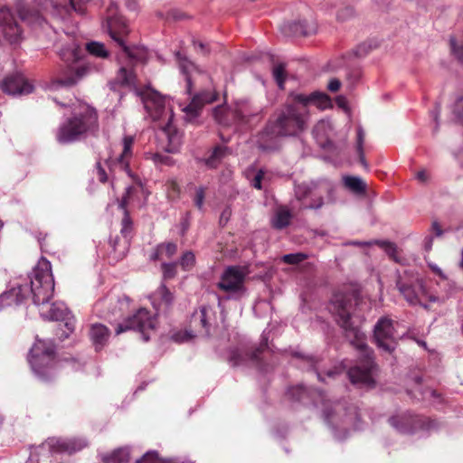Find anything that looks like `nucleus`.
<instances>
[{
    "instance_id": "obj_10",
    "label": "nucleus",
    "mask_w": 463,
    "mask_h": 463,
    "mask_svg": "<svg viewBox=\"0 0 463 463\" xmlns=\"http://www.w3.org/2000/svg\"><path fill=\"white\" fill-rule=\"evenodd\" d=\"M248 274L247 267L229 266L222 272L217 288L232 298H240L245 292L244 281Z\"/></svg>"
},
{
    "instance_id": "obj_20",
    "label": "nucleus",
    "mask_w": 463,
    "mask_h": 463,
    "mask_svg": "<svg viewBox=\"0 0 463 463\" xmlns=\"http://www.w3.org/2000/svg\"><path fill=\"white\" fill-rule=\"evenodd\" d=\"M1 88L9 95L29 94L33 90V85L21 73H14L5 77L2 81Z\"/></svg>"
},
{
    "instance_id": "obj_22",
    "label": "nucleus",
    "mask_w": 463,
    "mask_h": 463,
    "mask_svg": "<svg viewBox=\"0 0 463 463\" xmlns=\"http://www.w3.org/2000/svg\"><path fill=\"white\" fill-rule=\"evenodd\" d=\"M47 445L52 453L72 454L85 448L87 441L82 438L52 439Z\"/></svg>"
},
{
    "instance_id": "obj_47",
    "label": "nucleus",
    "mask_w": 463,
    "mask_h": 463,
    "mask_svg": "<svg viewBox=\"0 0 463 463\" xmlns=\"http://www.w3.org/2000/svg\"><path fill=\"white\" fill-rule=\"evenodd\" d=\"M194 255L192 251H186L181 257L179 264L184 270L190 269L194 264Z\"/></svg>"
},
{
    "instance_id": "obj_18",
    "label": "nucleus",
    "mask_w": 463,
    "mask_h": 463,
    "mask_svg": "<svg viewBox=\"0 0 463 463\" xmlns=\"http://www.w3.org/2000/svg\"><path fill=\"white\" fill-rule=\"evenodd\" d=\"M265 348H268V336L267 333L264 331L261 335V343L259 348L244 352L236 350L232 353L231 361L234 365L250 364L254 366H260V354Z\"/></svg>"
},
{
    "instance_id": "obj_44",
    "label": "nucleus",
    "mask_w": 463,
    "mask_h": 463,
    "mask_svg": "<svg viewBox=\"0 0 463 463\" xmlns=\"http://www.w3.org/2000/svg\"><path fill=\"white\" fill-rule=\"evenodd\" d=\"M272 74L279 87L282 89L286 79L285 65L283 63H279L275 65L273 68Z\"/></svg>"
},
{
    "instance_id": "obj_17",
    "label": "nucleus",
    "mask_w": 463,
    "mask_h": 463,
    "mask_svg": "<svg viewBox=\"0 0 463 463\" xmlns=\"http://www.w3.org/2000/svg\"><path fill=\"white\" fill-rule=\"evenodd\" d=\"M0 33L12 44L22 40L23 31L7 6L0 7Z\"/></svg>"
},
{
    "instance_id": "obj_38",
    "label": "nucleus",
    "mask_w": 463,
    "mask_h": 463,
    "mask_svg": "<svg viewBox=\"0 0 463 463\" xmlns=\"http://www.w3.org/2000/svg\"><path fill=\"white\" fill-rule=\"evenodd\" d=\"M194 193L192 196L194 204L199 211H203V203L207 188L205 186L200 185L194 186Z\"/></svg>"
},
{
    "instance_id": "obj_53",
    "label": "nucleus",
    "mask_w": 463,
    "mask_h": 463,
    "mask_svg": "<svg viewBox=\"0 0 463 463\" xmlns=\"http://www.w3.org/2000/svg\"><path fill=\"white\" fill-rule=\"evenodd\" d=\"M355 12L352 6H345L338 11L337 18L340 20H347L354 15Z\"/></svg>"
},
{
    "instance_id": "obj_24",
    "label": "nucleus",
    "mask_w": 463,
    "mask_h": 463,
    "mask_svg": "<svg viewBox=\"0 0 463 463\" xmlns=\"http://www.w3.org/2000/svg\"><path fill=\"white\" fill-rule=\"evenodd\" d=\"M110 335L109 329L102 324H93L90 329V337L96 351L101 350Z\"/></svg>"
},
{
    "instance_id": "obj_58",
    "label": "nucleus",
    "mask_w": 463,
    "mask_h": 463,
    "mask_svg": "<svg viewBox=\"0 0 463 463\" xmlns=\"http://www.w3.org/2000/svg\"><path fill=\"white\" fill-rule=\"evenodd\" d=\"M439 114H440V109L439 107L437 105L435 107V109L431 111V117L433 118L435 123H436V126L433 129V132L436 133L438 132V129H439Z\"/></svg>"
},
{
    "instance_id": "obj_49",
    "label": "nucleus",
    "mask_w": 463,
    "mask_h": 463,
    "mask_svg": "<svg viewBox=\"0 0 463 463\" xmlns=\"http://www.w3.org/2000/svg\"><path fill=\"white\" fill-rule=\"evenodd\" d=\"M159 253H163L167 258H171L177 251V246L175 243L168 242L166 244H161L158 246Z\"/></svg>"
},
{
    "instance_id": "obj_52",
    "label": "nucleus",
    "mask_w": 463,
    "mask_h": 463,
    "mask_svg": "<svg viewBox=\"0 0 463 463\" xmlns=\"http://www.w3.org/2000/svg\"><path fill=\"white\" fill-rule=\"evenodd\" d=\"M453 112L458 121L463 125V97L455 102Z\"/></svg>"
},
{
    "instance_id": "obj_35",
    "label": "nucleus",
    "mask_w": 463,
    "mask_h": 463,
    "mask_svg": "<svg viewBox=\"0 0 463 463\" xmlns=\"http://www.w3.org/2000/svg\"><path fill=\"white\" fill-rule=\"evenodd\" d=\"M86 50L88 52L97 58H108L109 56V51L105 48V45L99 42H90L86 44Z\"/></svg>"
},
{
    "instance_id": "obj_31",
    "label": "nucleus",
    "mask_w": 463,
    "mask_h": 463,
    "mask_svg": "<svg viewBox=\"0 0 463 463\" xmlns=\"http://www.w3.org/2000/svg\"><path fill=\"white\" fill-rule=\"evenodd\" d=\"M19 17L22 21H24L30 24H41L43 17L37 9H28L25 6H18Z\"/></svg>"
},
{
    "instance_id": "obj_9",
    "label": "nucleus",
    "mask_w": 463,
    "mask_h": 463,
    "mask_svg": "<svg viewBox=\"0 0 463 463\" xmlns=\"http://www.w3.org/2000/svg\"><path fill=\"white\" fill-rule=\"evenodd\" d=\"M54 356L55 347L52 341L38 340L31 348L28 361L40 379L47 381L51 378Z\"/></svg>"
},
{
    "instance_id": "obj_3",
    "label": "nucleus",
    "mask_w": 463,
    "mask_h": 463,
    "mask_svg": "<svg viewBox=\"0 0 463 463\" xmlns=\"http://www.w3.org/2000/svg\"><path fill=\"white\" fill-rule=\"evenodd\" d=\"M310 105H315L323 110L331 106V100L326 93L318 91L308 95L291 94V102L281 110L275 121H269L257 136L258 148L263 152L275 151L280 146V137L296 136L303 131L307 125Z\"/></svg>"
},
{
    "instance_id": "obj_16",
    "label": "nucleus",
    "mask_w": 463,
    "mask_h": 463,
    "mask_svg": "<svg viewBox=\"0 0 463 463\" xmlns=\"http://www.w3.org/2000/svg\"><path fill=\"white\" fill-rule=\"evenodd\" d=\"M315 182L299 184L295 186V196L304 209H319L324 204L322 194L317 192Z\"/></svg>"
},
{
    "instance_id": "obj_62",
    "label": "nucleus",
    "mask_w": 463,
    "mask_h": 463,
    "mask_svg": "<svg viewBox=\"0 0 463 463\" xmlns=\"http://www.w3.org/2000/svg\"><path fill=\"white\" fill-rule=\"evenodd\" d=\"M417 179L422 183L427 182L429 179V175L426 170H421L417 173Z\"/></svg>"
},
{
    "instance_id": "obj_56",
    "label": "nucleus",
    "mask_w": 463,
    "mask_h": 463,
    "mask_svg": "<svg viewBox=\"0 0 463 463\" xmlns=\"http://www.w3.org/2000/svg\"><path fill=\"white\" fill-rule=\"evenodd\" d=\"M194 46L197 52H200L203 54H206L209 52V49L207 44L199 40L193 41Z\"/></svg>"
},
{
    "instance_id": "obj_23",
    "label": "nucleus",
    "mask_w": 463,
    "mask_h": 463,
    "mask_svg": "<svg viewBox=\"0 0 463 463\" xmlns=\"http://www.w3.org/2000/svg\"><path fill=\"white\" fill-rule=\"evenodd\" d=\"M216 99L215 95L209 91L204 90L194 95L191 102L183 109L187 121H194L200 114V111L204 104L212 103Z\"/></svg>"
},
{
    "instance_id": "obj_63",
    "label": "nucleus",
    "mask_w": 463,
    "mask_h": 463,
    "mask_svg": "<svg viewBox=\"0 0 463 463\" xmlns=\"http://www.w3.org/2000/svg\"><path fill=\"white\" fill-rule=\"evenodd\" d=\"M433 238L432 236H428L424 240V248L426 251H430L432 248Z\"/></svg>"
},
{
    "instance_id": "obj_29",
    "label": "nucleus",
    "mask_w": 463,
    "mask_h": 463,
    "mask_svg": "<svg viewBox=\"0 0 463 463\" xmlns=\"http://www.w3.org/2000/svg\"><path fill=\"white\" fill-rule=\"evenodd\" d=\"M291 218L289 210L285 207L279 208L271 219L272 226L278 230L284 229L290 223Z\"/></svg>"
},
{
    "instance_id": "obj_36",
    "label": "nucleus",
    "mask_w": 463,
    "mask_h": 463,
    "mask_svg": "<svg viewBox=\"0 0 463 463\" xmlns=\"http://www.w3.org/2000/svg\"><path fill=\"white\" fill-rule=\"evenodd\" d=\"M136 463H178L176 458H163L155 450L147 451Z\"/></svg>"
},
{
    "instance_id": "obj_41",
    "label": "nucleus",
    "mask_w": 463,
    "mask_h": 463,
    "mask_svg": "<svg viewBox=\"0 0 463 463\" xmlns=\"http://www.w3.org/2000/svg\"><path fill=\"white\" fill-rule=\"evenodd\" d=\"M362 77V71L359 68L349 69L346 73V84L347 87L352 90L359 82Z\"/></svg>"
},
{
    "instance_id": "obj_60",
    "label": "nucleus",
    "mask_w": 463,
    "mask_h": 463,
    "mask_svg": "<svg viewBox=\"0 0 463 463\" xmlns=\"http://www.w3.org/2000/svg\"><path fill=\"white\" fill-rule=\"evenodd\" d=\"M347 245H354V246H370L374 244V241H351L346 243Z\"/></svg>"
},
{
    "instance_id": "obj_32",
    "label": "nucleus",
    "mask_w": 463,
    "mask_h": 463,
    "mask_svg": "<svg viewBox=\"0 0 463 463\" xmlns=\"http://www.w3.org/2000/svg\"><path fill=\"white\" fill-rule=\"evenodd\" d=\"M129 458V449L128 448H120L115 449L111 454L101 456L104 463H124Z\"/></svg>"
},
{
    "instance_id": "obj_25",
    "label": "nucleus",
    "mask_w": 463,
    "mask_h": 463,
    "mask_svg": "<svg viewBox=\"0 0 463 463\" xmlns=\"http://www.w3.org/2000/svg\"><path fill=\"white\" fill-rule=\"evenodd\" d=\"M212 310L208 307H202L198 311H195L191 319V325L197 328L201 326L202 331L200 333L206 335H209L211 325L209 323V317Z\"/></svg>"
},
{
    "instance_id": "obj_1",
    "label": "nucleus",
    "mask_w": 463,
    "mask_h": 463,
    "mask_svg": "<svg viewBox=\"0 0 463 463\" xmlns=\"http://www.w3.org/2000/svg\"><path fill=\"white\" fill-rule=\"evenodd\" d=\"M54 291V279L52 265L43 258L33 269L32 273L24 279L23 283L12 288L0 295V309L25 303L29 298L35 306H41L40 315L45 320L68 321L70 312L62 302H53L49 306Z\"/></svg>"
},
{
    "instance_id": "obj_64",
    "label": "nucleus",
    "mask_w": 463,
    "mask_h": 463,
    "mask_svg": "<svg viewBox=\"0 0 463 463\" xmlns=\"http://www.w3.org/2000/svg\"><path fill=\"white\" fill-rule=\"evenodd\" d=\"M429 267L431 269L433 272H435L437 275L443 277V273L441 269L436 265V264H429Z\"/></svg>"
},
{
    "instance_id": "obj_39",
    "label": "nucleus",
    "mask_w": 463,
    "mask_h": 463,
    "mask_svg": "<svg viewBox=\"0 0 463 463\" xmlns=\"http://www.w3.org/2000/svg\"><path fill=\"white\" fill-rule=\"evenodd\" d=\"M90 1V0H70V4L64 5L63 8L66 13H70L72 10L80 14H84Z\"/></svg>"
},
{
    "instance_id": "obj_54",
    "label": "nucleus",
    "mask_w": 463,
    "mask_h": 463,
    "mask_svg": "<svg viewBox=\"0 0 463 463\" xmlns=\"http://www.w3.org/2000/svg\"><path fill=\"white\" fill-rule=\"evenodd\" d=\"M194 337V335L191 334V332L185 331V332H177L173 335L172 338L175 342L177 343H183L186 342Z\"/></svg>"
},
{
    "instance_id": "obj_57",
    "label": "nucleus",
    "mask_w": 463,
    "mask_h": 463,
    "mask_svg": "<svg viewBox=\"0 0 463 463\" xmlns=\"http://www.w3.org/2000/svg\"><path fill=\"white\" fill-rule=\"evenodd\" d=\"M96 170H97V175H98L99 180L101 183L107 182L108 175L99 162L97 163Z\"/></svg>"
},
{
    "instance_id": "obj_34",
    "label": "nucleus",
    "mask_w": 463,
    "mask_h": 463,
    "mask_svg": "<svg viewBox=\"0 0 463 463\" xmlns=\"http://www.w3.org/2000/svg\"><path fill=\"white\" fill-rule=\"evenodd\" d=\"M131 190L132 188H128L127 190V196H125L120 204H119V207L124 210V217L122 219V229H121V233L127 237L129 232H130V228H131V224H132V222L130 220V217L126 210V204L128 203V198L130 197V193H131Z\"/></svg>"
},
{
    "instance_id": "obj_7",
    "label": "nucleus",
    "mask_w": 463,
    "mask_h": 463,
    "mask_svg": "<svg viewBox=\"0 0 463 463\" xmlns=\"http://www.w3.org/2000/svg\"><path fill=\"white\" fill-rule=\"evenodd\" d=\"M98 129V116L96 110L86 105L79 104L74 109L73 115L63 122L58 128L56 138L61 144L77 141L81 137L92 134Z\"/></svg>"
},
{
    "instance_id": "obj_21",
    "label": "nucleus",
    "mask_w": 463,
    "mask_h": 463,
    "mask_svg": "<svg viewBox=\"0 0 463 463\" xmlns=\"http://www.w3.org/2000/svg\"><path fill=\"white\" fill-rule=\"evenodd\" d=\"M295 356L300 359L298 366L314 371L320 382L326 381L325 375L328 378H335L341 373V369L338 368L325 370L321 365V361L315 356L304 355L299 353H296Z\"/></svg>"
},
{
    "instance_id": "obj_50",
    "label": "nucleus",
    "mask_w": 463,
    "mask_h": 463,
    "mask_svg": "<svg viewBox=\"0 0 463 463\" xmlns=\"http://www.w3.org/2000/svg\"><path fill=\"white\" fill-rule=\"evenodd\" d=\"M175 267L176 263H163V276L164 279H172L175 276Z\"/></svg>"
},
{
    "instance_id": "obj_45",
    "label": "nucleus",
    "mask_w": 463,
    "mask_h": 463,
    "mask_svg": "<svg viewBox=\"0 0 463 463\" xmlns=\"http://www.w3.org/2000/svg\"><path fill=\"white\" fill-rule=\"evenodd\" d=\"M294 34L307 35L310 31L306 27V22H293L286 24Z\"/></svg>"
},
{
    "instance_id": "obj_8",
    "label": "nucleus",
    "mask_w": 463,
    "mask_h": 463,
    "mask_svg": "<svg viewBox=\"0 0 463 463\" xmlns=\"http://www.w3.org/2000/svg\"><path fill=\"white\" fill-rule=\"evenodd\" d=\"M396 286L405 300L411 305H420L424 308H429L425 301L431 303L439 302V298L430 294L419 274L412 271L404 270L399 274Z\"/></svg>"
},
{
    "instance_id": "obj_13",
    "label": "nucleus",
    "mask_w": 463,
    "mask_h": 463,
    "mask_svg": "<svg viewBox=\"0 0 463 463\" xmlns=\"http://www.w3.org/2000/svg\"><path fill=\"white\" fill-rule=\"evenodd\" d=\"M390 426L402 434H412L418 430H430L433 421L421 416L414 415L410 411H400L388 419Z\"/></svg>"
},
{
    "instance_id": "obj_28",
    "label": "nucleus",
    "mask_w": 463,
    "mask_h": 463,
    "mask_svg": "<svg viewBox=\"0 0 463 463\" xmlns=\"http://www.w3.org/2000/svg\"><path fill=\"white\" fill-rule=\"evenodd\" d=\"M343 184L345 188L356 194H363L366 192V184L359 176L344 175Z\"/></svg>"
},
{
    "instance_id": "obj_43",
    "label": "nucleus",
    "mask_w": 463,
    "mask_h": 463,
    "mask_svg": "<svg viewBox=\"0 0 463 463\" xmlns=\"http://www.w3.org/2000/svg\"><path fill=\"white\" fill-rule=\"evenodd\" d=\"M332 130V124L329 120H320L314 128L313 133L318 136L327 137L328 131Z\"/></svg>"
},
{
    "instance_id": "obj_4",
    "label": "nucleus",
    "mask_w": 463,
    "mask_h": 463,
    "mask_svg": "<svg viewBox=\"0 0 463 463\" xmlns=\"http://www.w3.org/2000/svg\"><path fill=\"white\" fill-rule=\"evenodd\" d=\"M287 395L295 402L305 405L312 404L322 408V416L326 423L331 427L335 439L346 438L348 430L346 426L354 419H358L356 408H345L340 402H331L326 400V394L317 389H307L302 384L293 386L288 390Z\"/></svg>"
},
{
    "instance_id": "obj_2",
    "label": "nucleus",
    "mask_w": 463,
    "mask_h": 463,
    "mask_svg": "<svg viewBox=\"0 0 463 463\" xmlns=\"http://www.w3.org/2000/svg\"><path fill=\"white\" fill-rule=\"evenodd\" d=\"M358 304V294L354 291L335 292L329 310L336 317L337 324L343 328L345 337L359 352V361L347 371L350 382L360 386H373L376 364L373 351L365 343V335L352 317L354 306Z\"/></svg>"
},
{
    "instance_id": "obj_6",
    "label": "nucleus",
    "mask_w": 463,
    "mask_h": 463,
    "mask_svg": "<svg viewBox=\"0 0 463 463\" xmlns=\"http://www.w3.org/2000/svg\"><path fill=\"white\" fill-rule=\"evenodd\" d=\"M144 107L154 122L157 123L156 138L167 141L162 149L167 153L178 152L181 146V135L172 124L174 113L169 100L154 90H147L142 96Z\"/></svg>"
},
{
    "instance_id": "obj_48",
    "label": "nucleus",
    "mask_w": 463,
    "mask_h": 463,
    "mask_svg": "<svg viewBox=\"0 0 463 463\" xmlns=\"http://www.w3.org/2000/svg\"><path fill=\"white\" fill-rule=\"evenodd\" d=\"M150 158L156 165H171L174 164V160L171 156L167 155H162L160 153L151 154Z\"/></svg>"
},
{
    "instance_id": "obj_59",
    "label": "nucleus",
    "mask_w": 463,
    "mask_h": 463,
    "mask_svg": "<svg viewBox=\"0 0 463 463\" xmlns=\"http://www.w3.org/2000/svg\"><path fill=\"white\" fill-rule=\"evenodd\" d=\"M341 87V82L338 79H332L330 80V81L328 82V85H327V89L332 91V92H335L337 91Z\"/></svg>"
},
{
    "instance_id": "obj_26",
    "label": "nucleus",
    "mask_w": 463,
    "mask_h": 463,
    "mask_svg": "<svg viewBox=\"0 0 463 463\" xmlns=\"http://www.w3.org/2000/svg\"><path fill=\"white\" fill-rule=\"evenodd\" d=\"M176 58L179 61V67L182 73L185 76L186 91L191 94L192 92V73L197 71V67L184 56L180 52L176 53Z\"/></svg>"
},
{
    "instance_id": "obj_33",
    "label": "nucleus",
    "mask_w": 463,
    "mask_h": 463,
    "mask_svg": "<svg viewBox=\"0 0 463 463\" xmlns=\"http://www.w3.org/2000/svg\"><path fill=\"white\" fill-rule=\"evenodd\" d=\"M374 244L381 247L385 253L395 262L403 263V259L398 255V249L395 243L388 241H374Z\"/></svg>"
},
{
    "instance_id": "obj_42",
    "label": "nucleus",
    "mask_w": 463,
    "mask_h": 463,
    "mask_svg": "<svg viewBox=\"0 0 463 463\" xmlns=\"http://www.w3.org/2000/svg\"><path fill=\"white\" fill-rule=\"evenodd\" d=\"M154 297L156 298L161 299L163 303L166 306H169L173 301V295L165 287V285L161 284V286L157 288V290L154 293Z\"/></svg>"
},
{
    "instance_id": "obj_12",
    "label": "nucleus",
    "mask_w": 463,
    "mask_h": 463,
    "mask_svg": "<svg viewBox=\"0 0 463 463\" xmlns=\"http://www.w3.org/2000/svg\"><path fill=\"white\" fill-rule=\"evenodd\" d=\"M398 323L389 317H382L373 327V339L383 352L392 354L397 346L399 337L395 326Z\"/></svg>"
},
{
    "instance_id": "obj_55",
    "label": "nucleus",
    "mask_w": 463,
    "mask_h": 463,
    "mask_svg": "<svg viewBox=\"0 0 463 463\" xmlns=\"http://www.w3.org/2000/svg\"><path fill=\"white\" fill-rule=\"evenodd\" d=\"M263 175H264V172L262 170H260L256 174V175L254 176V178L251 181V185L254 188L259 189V190H260L262 188L261 181H262Z\"/></svg>"
},
{
    "instance_id": "obj_61",
    "label": "nucleus",
    "mask_w": 463,
    "mask_h": 463,
    "mask_svg": "<svg viewBox=\"0 0 463 463\" xmlns=\"http://www.w3.org/2000/svg\"><path fill=\"white\" fill-rule=\"evenodd\" d=\"M431 228H432V232H434V234L437 237H439L443 234V231L437 222H432Z\"/></svg>"
},
{
    "instance_id": "obj_37",
    "label": "nucleus",
    "mask_w": 463,
    "mask_h": 463,
    "mask_svg": "<svg viewBox=\"0 0 463 463\" xmlns=\"http://www.w3.org/2000/svg\"><path fill=\"white\" fill-rule=\"evenodd\" d=\"M356 136V152L358 154L359 161L364 168H368V164L365 160L363 149L364 142V132L361 127H358Z\"/></svg>"
},
{
    "instance_id": "obj_30",
    "label": "nucleus",
    "mask_w": 463,
    "mask_h": 463,
    "mask_svg": "<svg viewBox=\"0 0 463 463\" xmlns=\"http://www.w3.org/2000/svg\"><path fill=\"white\" fill-rule=\"evenodd\" d=\"M228 154L229 148L227 146H217L205 159V165L210 168H216Z\"/></svg>"
},
{
    "instance_id": "obj_40",
    "label": "nucleus",
    "mask_w": 463,
    "mask_h": 463,
    "mask_svg": "<svg viewBox=\"0 0 463 463\" xmlns=\"http://www.w3.org/2000/svg\"><path fill=\"white\" fill-rule=\"evenodd\" d=\"M450 51L458 61L463 65V43L451 37L449 40Z\"/></svg>"
},
{
    "instance_id": "obj_5",
    "label": "nucleus",
    "mask_w": 463,
    "mask_h": 463,
    "mask_svg": "<svg viewBox=\"0 0 463 463\" xmlns=\"http://www.w3.org/2000/svg\"><path fill=\"white\" fill-rule=\"evenodd\" d=\"M103 27L106 28L111 39L122 48L120 59L125 60L123 64L114 79L110 82V88L116 90L118 86L134 88L136 86V74L133 66L141 63L144 64L148 59V52L143 46L128 47L125 43V36L128 33V28L126 21L119 15H115L112 10L109 11Z\"/></svg>"
},
{
    "instance_id": "obj_15",
    "label": "nucleus",
    "mask_w": 463,
    "mask_h": 463,
    "mask_svg": "<svg viewBox=\"0 0 463 463\" xmlns=\"http://www.w3.org/2000/svg\"><path fill=\"white\" fill-rule=\"evenodd\" d=\"M59 55L62 61L70 64L71 72V75L60 80L61 84L66 86L76 84L87 73L88 70L84 65H72L80 59V49L73 43L62 48Z\"/></svg>"
},
{
    "instance_id": "obj_51",
    "label": "nucleus",
    "mask_w": 463,
    "mask_h": 463,
    "mask_svg": "<svg viewBox=\"0 0 463 463\" xmlns=\"http://www.w3.org/2000/svg\"><path fill=\"white\" fill-rule=\"evenodd\" d=\"M64 326L66 327V330L61 329V333L57 332V336L61 340H64L69 337L70 334H71L74 330V321L73 320H68L65 322Z\"/></svg>"
},
{
    "instance_id": "obj_19",
    "label": "nucleus",
    "mask_w": 463,
    "mask_h": 463,
    "mask_svg": "<svg viewBox=\"0 0 463 463\" xmlns=\"http://www.w3.org/2000/svg\"><path fill=\"white\" fill-rule=\"evenodd\" d=\"M261 109L255 107L248 100H239L235 103V108L232 111L234 120L239 125H248L260 119Z\"/></svg>"
},
{
    "instance_id": "obj_46",
    "label": "nucleus",
    "mask_w": 463,
    "mask_h": 463,
    "mask_svg": "<svg viewBox=\"0 0 463 463\" xmlns=\"http://www.w3.org/2000/svg\"><path fill=\"white\" fill-rule=\"evenodd\" d=\"M307 255L304 253H289L282 257V260L288 264H298L307 259Z\"/></svg>"
},
{
    "instance_id": "obj_14",
    "label": "nucleus",
    "mask_w": 463,
    "mask_h": 463,
    "mask_svg": "<svg viewBox=\"0 0 463 463\" xmlns=\"http://www.w3.org/2000/svg\"><path fill=\"white\" fill-rule=\"evenodd\" d=\"M129 301L126 296L109 295L99 300L95 304L94 309L99 317L109 321H117L128 310Z\"/></svg>"
},
{
    "instance_id": "obj_27",
    "label": "nucleus",
    "mask_w": 463,
    "mask_h": 463,
    "mask_svg": "<svg viewBox=\"0 0 463 463\" xmlns=\"http://www.w3.org/2000/svg\"><path fill=\"white\" fill-rule=\"evenodd\" d=\"M133 137H125L123 139V151L120 156L117 158V165L126 171L129 176H131V172L128 165V158L131 155V147L133 145Z\"/></svg>"
},
{
    "instance_id": "obj_11",
    "label": "nucleus",
    "mask_w": 463,
    "mask_h": 463,
    "mask_svg": "<svg viewBox=\"0 0 463 463\" xmlns=\"http://www.w3.org/2000/svg\"><path fill=\"white\" fill-rule=\"evenodd\" d=\"M156 317L151 315L146 308H139L133 316L126 318L123 323L118 324L116 334L119 335L127 330L138 331L144 341L150 339V332L156 328Z\"/></svg>"
}]
</instances>
